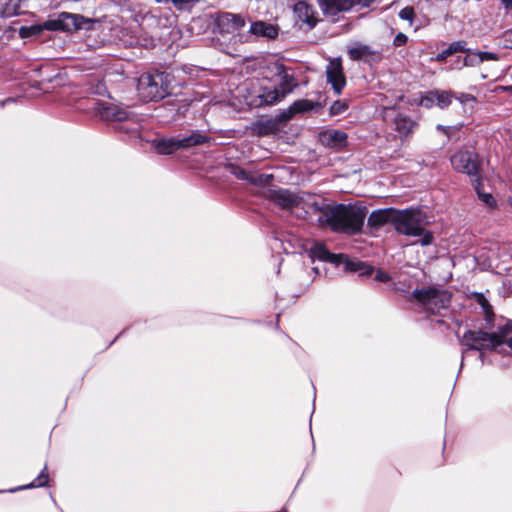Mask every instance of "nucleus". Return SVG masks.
Returning <instances> with one entry per match:
<instances>
[{"label": "nucleus", "mask_w": 512, "mask_h": 512, "mask_svg": "<svg viewBox=\"0 0 512 512\" xmlns=\"http://www.w3.org/2000/svg\"><path fill=\"white\" fill-rule=\"evenodd\" d=\"M506 10L512 9V0H500Z\"/></svg>", "instance_id": "49530a36"}, {"label": "nucleus", "mask_w": 512, "mask_h": 512, "mask_svg": "<svg viewBox=\"0 0 512 512\" xmlns=\"http://www.w3.org/2000/svg\"><path fill=\"white\" fill-rule=\"evenodd\" d=\"M319 140L326 147L341 149L347 144V135L342 131L330 129L320 133Z\"/></svg>", "instance_id": "ddd939ff"}, {"label": "nucleus", "mask_w": 512, "mask_h": 512, "mask_svg": "<svg viewBox=\"0 0 512 512\" xmlns=\"http://www.w3.org/2000/svg\"><path fill=\"white\" fill-rule=\"evenodd\" d=\"M433 96H436L435 91L428 92L421 98L420 104L426 108H431L434 104H436V97Z\"/></svg>", "instance_id": "473e14b6"}, {"label": "nucleus", "mask_w": 512, "mask_h": 512, "mask_svg": "<svg viewBox=\"0 0 512 512\" xmlns=\"http://www.w3.org/2000/svg\"><path fill=\"white\" fill-rule=\"evenodd\" d=\"M502 344V337L498 333H487L484 331H466L462 336V345L466 347L463 350V357L468 350H478L496 348Z\"/></svg>", "instance_id": "0eeeda50"}, {"label": "nucleus", "mask_w": 512, "mask_h": 512, "mask_svg": "<svg viewBox=\"0 0 512 512\" xmlns=\"http://www.w3.org/2000/svg\"><path fill=\"white\" fill-rule=\"evenodd\" d=\"M374 1L375 0H355V4L361 5L363 7H367V6H369Z\"/></svg>", "instance_id": "a18cd8bd"}, {"label": "nucleus", "mask_w": 512, "mask_h": 512, "mask_svg": "<svg viewBox=\"0 0 512 512\" xmlns=\"http://www.w3.org/2000/svg\"><path fill=\"white\" fill-rule=\"evenodd\" d=\"M508 345L512 349V337L508 340Z\"/></svg>", "instance_id": "09e8293b"}, {"label": "nucleus", "mask_w": 512, "mask_h": 512, "mask_svg": "<svg viewBox=\"0 0 512 512\" xmlns=\"http://www.w3.org/2000/svg\"><path fill=\"white\" fill-rule=\"evenodd\" d=\"M348 53H349V56L351 59L362 60V59H366L367 57H369L372 52L368 46L362 45V44H357V45L351 47L348 50Z\"/></svg>", "instance_id": "393cba45"}, {"label": "nucleus", "mask_w": 512, "mask_h": 512, "mask_svg": "<svg viewBox=\"0 0 512 512\" xmlns=\"http://www.w3.org/2000/svg\"><path fill=\"white\" fill-rule=\"evenodd\" d=\"M314 104L309 100H298L295 101L292 106L288 109V111L284 114L285 119H290L293 115L301 112H306L312 110Z\"/></svg>", "instance_id": "412c9836"}, {"label": "nucleus", "mask_w": 512, "mask_h": 512, "mask_svg": "<svg viewBox=\"0 0 512 512\" xmlns=\"http://www.w3.org/2000/svg\"><path fill=\"white\" fill-rule=\"evenodd\" d=\"M245 25V20L237 14L225 13L218 17L217 26L223 34H234Z\"/></svg>", "instance_id": "9d476101"}, {"label": "nucleus", "mask_w": 512, "mask_h": 512, "mask_svg": "<svg viewBox=\"0 0 512 512\" xmlns=\"http://www.w3.org/2000/svg\"><path fill=\"white\" fill-rule=\"evenodd\" d=\"M294 12L302 22L307 23L310 27H313L316 24L314 9L306 2H297L294 5Z\"/></svg>", "instance_id": "2eb2a0df"}, {"label": "nucleus", "mask_w": 512, "mask_h": 512, "mask_svg": "<svg viewBox=\"0 0 512 512\" xmlns=\"http://www.w3.org/2000/svg\"><path fill=\"white\" fill-rule=\"evenodd\" d=\"M250 32L256 36H262L267 38H275L278 35L277 28L263 21H257L251 24Z\"/></svg>", "instance_id": "6ab92c4d"}, {"label": "nucleus", "mask_w": 512, "mask_h": 512, "mask_svg": "<svg viewBox=\"0 0 512 512\" xmlns=\"http://www.w3.org/2000/svg\"><path fill=\"white\" fill-rule=\"evenodd\" d=\"M412 295L430 314H440L442 310L449 307L451 302V294L447 290L436 287L417 289L413 291Z\"/></svg>", "instance_id": "7ed1b4c3"}, {"label": "nucleus", "mask_w": 512, "mask_h": 512, "mask_svg": "<svg viewBox=\"0 0 512 512\" xmlns=\"http://www.w3.org/2000/svg\"><path fill=\"white\" fill-rule=\"evenodd\" d=\"M258 97L260 104L272 105L282 100L279 89L275 86H262Z\"/></svg>", "instance_id": "a211bd4d"}, {"label": "nucleus", "mask_w": 512, "mask_h": 512, "mask_svg": "<svg viewBox=\"0 0 512 512\" xmlns=\"http://www.w3.org/2000/svg\"><path fill=\"white\" fill-rule=\"evenodd\" d=\"M347 109V105L344 102L336 101L332 104L330 108V113L332 115H339L343 113Z\"/></svg>", "instance_id": "c9c22d12"}, {"label": "nucleus", "mask_w": 512, "mask_h": 512, "mask_svg": "<svg viewBox=\"0 0 512 512\" xmlns=\"http://www.w3.org/2000/svg\"><path fill=\"white\" fill-rule=\"evenodd\" d=\"M415 126L416 123L406 116L398 115L395 118V128L402 136L409 135Z\"/></svg>", "instance_id": "4be33fe9"}, {"label": "nucleus", "mask_w": 512, "mask_h": 512, "mask_svg": "<svg viewBox=\"0 0 512 512\" xmlns=\"http://www.w3.org/2000/svg\"><path fill=\"white\" fill-rule=\"evenodd\" d=\"M327 81L332 85L334 91L340 94L344 88L346 81L339 60L331 61L326 69Z\"/></svg>", "instance_id": "9b49d317"}, {"label": "nucleus", "mask_w": 512, "mask_h": 512, "mask_svg": "<svg viewBox=\"0 0 512 512\" xmlns=\"http://www.w3.org/2000/svg\"><path fill=\"white\" fill-rule=\"evenodd\" d=\"M481 183L480 179L476 178L474 179V188L478 194V197L480 200H482L488 207L492 208L496 205V202L493 198V196L490 193H484L481 191Z\"/></svg>", "instance_id": "cd10ccee"}, {"label": "nucleus", "mask_w": 512, "mask_h": 512, "mask_svg": "<svg viewBox=\"0 0 512 512\" xmlns=\"http://www.w3.org/2000/svg\"><path fill=\"white\" fill-rule=\"evenodd\" d=\"M197 0H172L174 6L179 10L188 9L191 7Z\"/></svg>", "instance_id": "e433bc0d"}, {"label": "nucleus", "mask_w": 512, "mask_h": 512, "mask_svg": "<svg viewBox=\"0 0 512 512\" xmlns=\"http://www.w3.org/2000/svg\"><path fill=\"white\" fill-rule=\"evenodd\" d=\"M281 81L279 83V92L282 99L285 96L293 91V89L297 86V82L292 75H289L282 71L281 73Z\"/></svg>", "instance_id": "5701e85b"}, {"label": "nucleus", "mask_w": 512, "mask_h": 512, "mask_svg": "<svg viewBox=\"0 0 512 512\" xmlns=\"http://www.w3.org/2000/svg\"><path fill=\"white\" fill-rule=\"evenodd\" d=\"M482 58V63L484 61H489V60H493V61H496L498 60V56L497 54L495 53H492V52H478Z\"/></svg>", "instance_id": "58836bf2"}, {"label": "nucleus", "mask_w": 512, "mask_h": 512, "mask_svg": "<svg viewBox=\"0 0 512 512\" xmlns=\"http://www.w3.org/2000/svg\"><path fill=\"white\" fill-rule=\"evenodd\" d=\"M511 16H512V11H511Z\"/></svg>", "instance_id": "603ef678"}, {"label": "nucleus", "mask_w": 512, "mask_h": 512, "mask_svg": "<svg viewBox=\"0 0 512 512\" xmlns=\"http://www.w3.org/2000/svg\"><path fill=\"white\" fill-rule=\"evenodd\" d=\"M320 8L327 16H335L339 13L347 12L352 9L355 0H318Z\"/></svg>", "instance_id": "f8f14e48"}, {"label": "nucleus", "mask_w": 512, "mask_h": 512, "mask_svg": "<svg viewBox=\"0 0 512 512\" xmlns=\"http://www.w3.org/2000/svg\"><path fill=\"white\" fill-rule=\"evenodd\" d=\"M235 175L238 177V178H241V179H246L248 180L249 182L251 183H255V184H266L268 183V181L271 179V175H258V176H254V175H250L248 174L246 171L244 170H238Z\"/></svg>", "instance_id": "bb28decb"}, {"label": "nucleus", "mask_w": 512, "mask_h": 512, "mask_svg": "<svg viewBox=\"0 0 512 512\" xmlns=\"http://www.w3.org/2000/svg\"><path fill=\"white\" fill-rule=\"evenodd\" d=\"M510 332H512V321L507 322L504 327L500 328V334L498 335L502 337V343L504 342V337Z\"/></svg>", "instance_id": "ea45409f"}, {"label": "nucleus", "mask_w": 512, "mask_h": 512, "mask_svg": "<svg viewBox=\"0 0 512 512\" xmlns=\"http://www.w3.org/2000/svg\"><path fill=\"white\" fill-rule=\"evenodd\" d=\"M476 302L482 307L485 315L489 317L492 314V307L489 304L488 300L484 297L483 294L475 295Z\"/></svg>", "instance_id": "2f4dec72"}, {"label": "nucleus", "mask_w": 512, "mask_h": 512, "mask_svg": "<svg viewBox=\"0 0 512 512\" xmlns=\"http://www.w3.org/2000/svg\"><path fill=\"white\" fill-rule=\"evenodd\" d=\"M62 24L58 20H48L43 25H34L28 28L22 27L20 30V34L22 37H28L30 35L39 34L43 29L49 31H56L61 29Z\"/></svg>", "instance_id": "f3484780"}, {"label": "nucleus", "mask_w": 512, "mask_h": 512, "mask_svg": "<svg viewBox=\"0 0 512 512\" xmlns=\"http://www.w3.org/2000/svg\"><path fill=\"white\" fill-rule=\"evenodd\" d=\"M99 115L108 121L125 122L120 125L119 129L131 134H137L140 129V124L135 121V117L131 116L130 112L126 109L115 104H99Z\"/></svg>", "instance_id": "39448f33"}, {"label": "nucleus", "mask_w": 512, "mask_h": 512, "mask_svg": "<svg viewBox=\"0 0 512 512\" xmlns=\"http://www.w3.org/2000/svg\"><path fill=\"white\" fill-rule=\"evenodd\" d=\"M139 95L145 101H158L169 93L168 76L164 73L143 75L138 81Z\"/></svg>", "instance_id": "20e7f679"}, {"label": "nucleus", "mask_w": 512, "mask_h": 512, "mask_svg": "<svg viewBox=\"0 0 512 512\" xmlns=\"http://www.w3.org/2000/svg\"><path fill=\"white\" fill-rule=\"evenodd\" d=\"M450 55H452L451 51L447 48L436 55L435 60L436 61H444L446 60Z\"/></svg>", "instance_id": "79ce46f5"}, {"label": "nucleus", "mask_w": 512, "mask_h": 512, "mask_svg": "<svg viewBox=\"0 0 512 512\" xmlns=\"http://www.w3.org/2000/svg\"><path fill=\"white\" fill-rule=\"evenodd\" d=\"M457 99L460 101V103L462 104H466L468 102H475L476 101V98L471 95V94H465V93H461Z\"/></svg>", "instance_id": "4c0bfd02"}, {"label": "nucleus", "mask_w": 512, "mask_h": 512, "mask_svg": "<svg viewBox=\"0 0 512 512\" xmlns=\"http://www.w3.org/2000/svg\"><path fill=\"white\" fill-rule=\"evenodd\" d=\"M399 17L403 20H406L411 25L413 22V19L415 17V12L412 7H405L399 12Z\"/></svg>", "instance_id": "72a5a7b5"}, {"label": "nucleus", "mask_w": 512, "mask_h": 512, "mask_svg": "<svg viewBox=\"0 0 512 512\" xmlns=\"http://www.w3.org/2000/svg\"><path fill=\"white\" fill-rule=\"evenodd\" d=\"M436 92V105L440 108H445L451 103V94L446 91H435Z\"/></svg>", "instance_id": "7c9ffc66"}, {"label": "nucleus", "mask_w": 512, "mask_h": 512, "mask_svg": "<svg viewBox=\"0 0 512 512\" xmlns=\"http://www.w3.org/2000/svg\"><path fill=\"white\" fill-rule=\"evenodd\" d=\"M505 43L507 47L512 48V29L505 33Z\"/></svg>", "instance_id": "c03bdc74"}, {"label": "nucleus", "mask_w": 512, "mask_h": 512, "mask_svg": "<svg viewBox=\"0 0 512 512\" xmlns=\"http://www.w3.org/2000/svg\"><path fill=\"white\" fill-rule=\"evenodd\" d=\"M208 140L209 138L206 135L200 133L199 131H195L187 137L180 138L181 148L184 149L201 145L208 142Z\"/></svg>", "instance_id": "aec40b11"}, {"label": "nucleus", "mask_w": 512, "mask_h": 512, "mask_svg": "<svg viewBox=\"0 0 512 512\" xmlns=\"http://www.w3.org/2000/svg\"><path fill=\"white\" fill-rule=\"evenodd\" d=\"M451 164L453 168L467 174L472 178H479L480 162L478 155L471 151H459L452 155Z\"/></svg>", "instance_id": "6e6552de"}, {"label": "nucleus", "mask_w": 512, "mask_h": 512, "mask_svg": "<svg viewBox=\"0 0 512 512\" xmlns=\"http://www.w3.org/2000/svg\"><path fill=\"white\" fill-rule=\"evenodd\" d=\"M271 200L283 209H301L303 214L317 215L320 226H328L334 232L355 234L364 224L367 209L361 205L330 204L326 199L308 193L294 194L287 190H276L270 193Z\"/></svg>", "instance_id": "f257e3e1"}, {"label": "nucleus", "mask_w": 512, "mask_h": 512, "mask_svg": "<svg viewBox=\"0 0 512 512\" xmlns=\"http://www.w3.org/2000/svg\"><path fill=\"white\" fill-rule=\"evenodd\" d=\"M502 344V337L498 333H487L484 331H466L462 336V345L466 347L463 350V357L468 350H478L496 348Z\"/></svg>", "instance_id": "423d86ee"}, {"label": "nucleus", "mask_w": 512, "mask_h": 512, "mask_svg": "<svg viewBox=\"0 0 512 512\" xmlns=\"http://www.w3.org/2000/svg\"><path fill=\"white\" fill-rule=\"evenodd\" d=\"M20 0H0V16L10 17L18 13Z\"/></svg>", "instance_id": "b1692460"}, {"label": "nucleus", "mask_w": 512, "mask_h": 512, "mask_svg": "<svg viewBox=\"0 0 512 512\" xmlns=\"http://www.w3.org/2000/svg\"><path fill=\"white\" fill-rule=\"evenodd\" d=\"M407 40H408V37L405 34L399 33L394 38V45L395 46H402V45H404L407 42Z\"/></svg>", "instance_id": "a19ab883"}, {"label": "nucleus", "mask_w": 512, "mask_h": 512, "mask_svg": "<svg viewBox=\"0 0 512 512\" xmlns=\"http://www.w3.org/2000/svg\"><path fill=\"white\" fill-rule=\"evenodd\" d=\"M448 49L451 51L452 54L456 52H466L468 49H466V42L465 41H456L449 45Z\"/></svg>", "instance_id": "f704fd0d"}, {"label": "nucleus", "mask_w": 512, "mask_h": 512, "mask_svg": "<svg viewBox=\"0 0 512 512\" xmlns=\"http://www.w3.org/2000/svg\"><path fill=\"white\" fill-rule=\"evenodd\" d=\"M395 208L378 209L368 217V225L372 228H379L386 223H394Z\"/></svg>", "instance_id": "4468645a"}, {"label": "nucleus", "mask_w": 512, "mask_h": 512, "mask_svg": "<svg viewBox=\"0 0 512 512\" xmlns=\"http://www.w3.org/2000/svg\"><path fill=\"white\" fill-rule=\"evenodd\" d=\"M346 269L352 272H358L360 275H370L372 267L361 261H345Z\"/></svg>", "instance_id": "a878e982"}, {"label": "nucleus", "mask_w": 512, "mask_h": 512, "mask_svg": "<svg viewBox=\"0 0 512 512\" xmlns=\"http://www.w3.org/2000/svg\"><path fill=\"white\" fill-rule=\"evenodd\" d=\"M300 248L301 251L308 253L312 260L319 259L321 261L338 265L344 257L342 254L337 255L330 253L326 249L325 245L318 241L302 240L300 243Z\"/></svg>", "instance_id": "1a4fd4ad"}, {"label": "nucleus", "mask_w": 512, "mask_h": 512, "mask_svg": "<svg viewBox=\"0 0 512 512\" xmlns=\"http://www.w3.org/2000/svg\"><path fill=\"white\" fill-rule=\"evenodd\" d=\"M375 279L380 282H388L390 280V276L386 272L378 271Z\"/></svg>", "instance_id": "37998d69"}, {"label": "nucleus", "mask_w": 512, "mask_h": 512, "mask_svg": "<svg viewBox=\"0 0 512 512\" xmlns=\"http://www.w3.org/2000/svg\"><path fill=\"white\" fill-rule=\"evenodd\" d=\"M483 356H484V354L481 352L480 353V358H481L482 361H483Z\"/></svg>", "instance_id": "3c124183"}, {"label": "nucleus", "mask_w": 512, "mask_h": 512, "mask_svg": "<svg viewBox=\"0 0 512 512\" xmlns=\"http://www.w3.org/2000/svg\"><path fill=\"white\" fill-rule=\"evenodd\" d=\"M394 219L395 230L403 235L419 237L422 246L430 245L433 242V234L425 229L426 215L417 208L396 209Z\"/></svg>", "instance_id": "f03ea898"}, {"label": "nucleus", "mask_w": 512, "mask_h": 512, "mask_svg": "<svg viewBox=\"0 0 512 512\" xmlns=\"http://www.w3.org/2000/svg\"><path fill=\"white\" fill-rule=\"evenodd\" d=\"M437 128L443 130V132L447 135H449V130L451 129V127H443L441 125H438Z\"/></svg>", "instance_id": "de8ad7c7"}, {"label": "nucleus", "mask_w": 512, "mask_h": 512, "mask_svg": "<svg viewBox=\"0 0 512 512\" xmlns=\"http://www.w3.org/2000/svg\"><path fill=\"white\" fill-rule=\"evenodd\" d=\"M467 55L463 59V66H478L482 63V58L478 52L466 51Z\"/></svg>", "instance_id": "c85d7f7f"}, {"label": "nucleus", "mask_w": 512, "mask_h": 512, "mask_svg": "<svg viewBox=\"0 0 512 512\" xmlns=\"http://www.w3.org/2000/svg\"><path fill=\"white\" fill-rule=\"evenodd\" d=\"M499 89H502V90H505V91H508L511 89V87H500Z\"/></svg>", "instance_id": "8fccbe9b"}, {"label": "nucleus", "mask_w": 512, "mask_h": 512, "mask_svg": "<svg viewBox=\"0 0 512 512\" xmlns=\"http://www.w3.org/2000/svg\"><path fill=\"white\" fill-rule=\"evenodd\" d=\"M49 480V475L47 472V466L43 468L41 473L38 475V477L29 485L24 486L23 488H34V487H43L47 485Z\"/></svg>", "instance_id": "c756f323"}, {"label": "nucleus", "mask_w": 512, "mask_h": 512, "mask_svg": "<svg viewBox=\"0 0 512 512\" xmlns=\"http://www.w3.org/2000/svg\"><path fill=\"white\" fill-rule=\"evenodd\" d=\"M154 147L159 154L168 155L176 150L182 149L180 138H162L155 141Z\"/></svg>", "instance_id": "dca6fc26"}]
</instances>
